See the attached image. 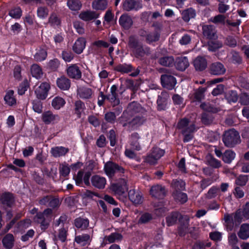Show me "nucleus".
I'll return each instance as SVG.
<instances>
[{
    "mask_svg": "<svg viewBox=\"0 0 249 249\" xmlns=\"http://www.w3.org/2000/svg\"><path fill=\"white\" fill-rule=\"evenodd\" d=\"M178 127L179 129L182 130L185 142H188L192 139L193 137V133L197 129L194 123L186 118L181 120L178 124Z\"/></svg>",
    "mask_w": 249,
    "mask_h": 249,
    "instance_id": "nucleus-1",
    "label": "nucleus"
},
{
    "mask_svg": "<svg viewBox=\"0 0 249 249\" xmlns=\"http://www.w3.org/2000/svg\"><path fill=\"white\" fill-rule=\"evenodd\" d=\"M128 46L131 49L133 54L137 57L143 56L149 53L147 47L143 48L139 42L138 39L135 36H131L129 38Z\"/></svg>",
    "mask_w": 249,
    "mask_h": 249,
    "instance_id": "nucleus-2",
    "label": "nucleus"
},
{
    "mask_svg": "<svg viewBox=\"0 0 249 249\" xmlns=\"http://www.w3.org/2000/svg\"><path fill=\"white\" fill-rule=\"evenodd\" d=\"M52 210L51 209H46L43 212L37 213L34 217L35 222L39 223L42 230H45L49 226L51 219Z\"/></svg>",
    "mask_w": 249,
    "mask_h": 249,
    "instance_id": "nucleus-3",
    "label": "nucleus"
},
{
    "mask_svg": "<svg viewBox=\"0 0 249 249\" xmlns=\"http://www.w3.org/2000/svg\"><path fill=\"white\" fill-rule=\"evenodd\" d=\"M223 141L227 147H232L240 142L239 133L234 129L226 131L223 138Z\"/></svg>",
    "mask_w": 249,
    "mask_h": 249,
    "instance_id": "nucleus-4",
    "label": "nucleus"
},
{
    "mask_svg": "<svg viewBox=\"0 0 249 249\" xmlns=\"http://www.w3.org/2000/svg\"><path fill=\"white\" fill-rule=\"evenodd\" d=\"M144 121L143 118L137 116L131 121H129L127 118V112H124L120 119V123L123 126H127L132 129L136 128L142 125Z\"/></svg>",
    "mask_w": 249,
    "mask_h": 249,
    "instance_id": "nucleus-5",
    "label": "nucleus"
},
{
    "mask_svg": "<svg viewBox=\"0 0 249 249\" xmlns=\"http://www.w3.org/2000/svg\"><path fill=\"white\" fill-rule=\"evenodd\" d=\"M164 151L160 148H154L151 152L146 157L145 161L150 164L154 165L164 155Z\"/></svg>",
    "mask_w": 249,
    "mask_h": 249,
    "instance_id": "nucleus-6",
    "label": "nucleus"
},
{
    "mask_svg": "<svg viewBox=\"0 0 249 249\" xmlns=\"http://www.w3.org/2000/svg\"><path fill=\"white\" fill-rule=\"evenodd\" d=\"M167 194L166 188L161 185L156 184L152 186L150 190V195L157 199L163 198Z\"/></svg>",
    "mask_w": 249,
    "mask_h": 249,
    "instance_id": "nucleus-7",
    "label": "nucleus"
},
{
    "mask_svg": "<svg viewBox=\"0 0 249 249\" xmlns=\"http://www.w3.org/2000/svg\"><path fill=\"white\" fill-rule=\"evenodd\" d=\"M110 189L116 195L124 194L128 190L126 180L125 179H121L118 183L112 184Z\"/></svg>",
    "mask_w": 249,
    "mask_h": 249,
    "instance_id": "nucleus-8",
    "label": "nucleus"
},
{
    "mask_svg": "<svg viewBox=\"0 0 249 249\" xmlns=\"http://www.w3.org/2000/svg\"><path fill=\"white\" fill-rule=\"evenodd\" d=\"M174 217H176V218H180V215L178 213H172V222L174 220ZM179 221L181 224L178 228V233L180 235L183 236L189 232L188 229L189 219L187 217H182L181 219H179Z\"/></svg>",
    "mask_w": 249,
    "mask_h": 249,
    "instance_id": "nucleus-9",
    "label": "nucleus"
},
{
    "mask_svg": "<svg viewBox=\"0 0 249 249\" xmlns=\"http://www.w3.org/2000/svg\"><path fill=\"white\" fill-rule=\"evenodd\" d=\"M104 170L106 175L110 178L112 177L117 172H124V169L122 167L111 161H107L105 163Z\"/></svg>",
    "mask_w": 249,
    "mask_h": 249,
    "instance_id": "nucleus-10",
    "label": "nucleus"
},
{
    "mask_svg": "<svg viewBox=\"0 0 249 249\" xmlns=\"http://www.w3.org/2000/svg\"><path fill=\"white\" fill-rule=\"evenodd\" d=\"M142 7V4L140 1L136 0H124L122 8L125 11H138Z\"/></svg>",
    "mask_w": 249,
    "mask_h": 249,
    "instance_id": "nucleus-11",
    "label": "nucleus"
},
{
    "mask_svg": "<svg viewBox=\"0 0 249 249\" xmlns=\"http://www.w3.org/2000/svg\"><path fill=\"white\" fill-rule=\"evenodd\" d=\"M41 119L45 124H50L57 123L60 118L58 114H54L52 111L48 110L42 114Z\"/></svg>",
    "mask_w": 249,
    "mask_h": 249,
    "instance_id": "nucleus-12",
    "label": "nucleus"
},
{
    "mask_svg": "<svg viewBox=\"0 0 249 249\" xmlns=\"http://www.w3.org/2000/svg\"><path fill=\"white\" fill-rule=\"evenodd\" d=\"M50 88L49 83L47 82L42 83L35 89V93L37 98L45 99L47 95L48 92Z\"/></svg>",
    "mask_w": 249,
    "mask_h": 249,
    "instance_id": "nucleus-13",
    "label": "nucleus"
},
{
    "mask_svg": "<svg viewBox=\"0 0 249 249\" xmlns=\"http://www.w3.org/2000/svg\"><path fill=\"white\" fill-rule=\"evenodd\" d=\"M119 23L123 28L128 30L133 25V21L130 16L128 14H124L120 16Z\"/></svg>",
    "mask_w": 249,
    "mask_h": 249,
    "instance_id": "nucleus-14",
    "label": "nucleus"
},
{
    "mask_svg": "<svg viewBox=\"0 0 249 249\" xmlns=\"http://www.w3.org/2000/svg\"><path fill=\"white\" fill-rule=\"evenodd\" d=\"M128 197L130 200L136 205L141 204L142 202V195L139 191L135 189L130 190L128 192Z\"/></svg>",
    "mask_w": 249,
    "mask_h": 249,
    "instance_id": "nucleus-15",
    "label": "nucleus"
},
{
    "mask_svg": "<svg viewBox=\"0 0 249 249\" xmlns=\"http://www.w3.org/2000/svg\"><path fill=\"white\" fill-rule=\"evenodd\" d=\"M91 182L94 187L102 189H104L107 184L105 178L99 175H94L91 177Z\"/></svg>",
    "mask_w": 249,
    "mask_h": 249,
    "instance_id": "nucleus-16",
    "label": "nucleus"
},
{
    "mask_svg": "<svg viewBox=\"0 0 249 249\" xmlns=\"http://www.w3.org/2000/svg\"><path fill=\"white\" fill-rule=\"evenodd\" d=\"M83 172L80 171L78 172L77 176L75 177L76 184L78 186H81L83 179L86 185H89V178L91 175L90 172H86L83 177Z\"/></svg>",
    "mask_w": 249,
    "mask_h": 249,
    "instance_id": "nucleus-17",
    "label": "nucleus"
},
{
    "mask_svg": "<svg viewBox=\"0 0 249 249\" xmlns=\"http://www.w3.org/2000/svg\"><path fill=\"white\" fill-rule=\"evenodd\" d=\"M189 65L188 59L186 56L178 57L176 59L175 66L179 71H184Z\"/></svg>",
    "mask_w": 249,
    "mask_h": 249,
    "instance_id": "nucleus-18",
    "label": "nucleus"
},
{
    "mask_svg": "<svg viewBox=\"0 0 249 249\" xmlns=\"http://www.w3.org/2000/svg\"><path fill=\"white\" fill-rule=\"evenodd\" d=\"M67 74L69 77L74 79H79L81 77V71L75 64L71 65L67 69Z\"/></svg>",
    "mask_w": 249,
    "mask_h": 249,
    "instance_id": "nucleus-19",
    "label": "nucleus"
},
{
    "mask_svg": "<svg viewBox=\"0 0 249 249\" xmlns=\"http://www.w3.org/2000/svg\"><path fill=\"white\" fill-rule=\"evenodd\" d=\"M91 240V238L88 234H83L76 236L74 238V241L82 247L89 245Z\"/></svg>",
    "mask_w": 249,
    "mask_h": 249,
    "instance_id": "nucleus-20",
    "label": "nucleus"
},
{
    "mask_svg": "<svg viewBox=\"0 0 249 249\" xmlns=\"http://www.w3.org/2000/svg\"><path fill=\"white\" fill-rule=\"evenodd\" d=\"M86 39L84 37H79L75 42L73 46V50L76 53H82L86 46Z\"/></svg>",
    "mask_w": 249,
    "mask_h": 249,
    "instance_id": "nucleus-21",
    "label": "nucleus"
},
{
    "mask_svg": "<svg viewBox=\"0 0 249 249\" xmlns=\"http://www.w3.org/2000/svg\"><path fill=\"white\" fill-rule=\"evenodd\" d=\"M210 69L211 73L214 75L223 74L226 71V69L223 65L219 62L212 64Z\"/></svg>",
    "mask_w": 249,
    "mask_h": 249,
    "instance_id": "nucleus-22",
    "label": "nucleus"
},
{
    "mask_svg": "<svg viewBox=\"0 0 249 249\" xmlns=\"http://www.w3.org/2000/svg\"><path fill=\"white\" fill-rule=\"evenodd\" d=\"M99 14L93 11L83 12L79 15V18L84 21H89L98 18Z\"/></svg>",
    "mask_w": 249,
    "mask_h": 249,
    "instance_id": "nucleus-23",
    "label": "nucleus"
},
{
    "mask_svg": "<svg viewBox=\"0 0 249 249\" xmlns=\"http://www.w3.org/2000/svg\"><path fill=\"white\" fill-rule=\"evenodd\" d=\"M194 66L197 71H203L207 67V62L205 58L198 56L194 61Z\"/></svg>",
    "mask_w": 249,
    "mask_h": 249,
    "instance_id": "nucleus-24",
    "label": "nucleus"
},
{
    "mask_svg": "<svg viewBox=\"0 0 249 249\" xmlns=\"http://www.w3.org/2000/svg\"><path fill=\"white\" fill-rule=\"evenodd\" d=\"M139 135L137 133L131 134L130 138V143L132 148L137 151H140L142 149V145L139 141Z\"/></svg>",
    "mask_w": 249,
    "mask_h": 249,
    "instance_id": "nucleus-25",
    "label": "nucleus"
},
{
    "mask_svg": "<svg viewBox=\"0 0 249 249\" xmlns=\"http://www.w3.org/2000/svg\"><path fill=\"white\" fill-rule=\"evenodd\" d=\"M107 0H94L92 2V8L97 11H104L107 7Z\"/></svg>",
    "mask_w": 249,
    "mask_h": 249,
    "instance_id": "nucleus-26",
    "label": "nucleus"
},
{
    "mask_svg": "<svg viewBox=\"0 0 249 249\" xmlns=\"http://www.w3.org/2000/svg\"><path fill=\"white\" fill-rule=\"evenodd\" d=\"M56 84L59 89L64 90L69 89L71 86L70 81L65 76L58 78L56 80Z\"/></svg>",
    "mask_w": 249,
    "mask_h": 249,
    "instance_id": "nucleus-27",
    "label": "nucleus"
},
{
    "mask_svg": "<svg viewBox=\"0 0 249 249\" xmlns=\"http://www.w3.org/2000/svg\"><path fill=\"white\" fill-rule=\"evenodd\" d=\"M69 150L68 148L63 146H56L51 149V153L55 158L64 156Z\"/></svg>",
    "mask_w": 249,
    "mask_h": 249,
    "instance_id": "nucleus-28",
    "label": "nucleus"
},
{
    "mask_svg": "<svg viewBox=\"0 0 249 249\" xmlns=\"http://www.w3.org/2000/svg\"><path fill=\"white\" fill-rule=\"evenodd\" d=\"M2 244L7 249H11L14 245L15 239L13 234L8 233L2 239Z\"/></svg>",
    "mask_w": 249,
    "mask_h": 249,
    "instance_id": "nucleus-29",
    "label": "nucleus"
},
{
    "mask_svg": "<svg viewBox=\"0 0 249 249\" xmlns=\"http://www.w3.org/2000/svg\"><path fill=\"white\" fill-rule=\"evenodd\" d=\"M239 237L243 240H246L249 238V224H243L240 228L238 232Z\"/></svg>",
    "mask_w": 249,
    "mask_h": 249,
    "instance_id": "nucleus-30",
    "label": "nucleus"
},
{
    "mask_svg": "<svg viewBox=\"0 0 249 249\" xmlns=\"http://www.w3.org/2000/svg\"><path fill=\"white\" fill-rule=\"evenodd\" d=\"M203 34L207 38L212 39L214 37L215 34L214 27L212 25H204L202 27Z\"/></svg>",
    "mask_w": 249,
    "mask_h": 249,
    "instance_id": "nucleus-31",
    "label": "nucleus"
},
{
    "mask_svg": "<svg viewBox=\"0 0 249 249\" xmlns=\"http://www.w3.org/2000/svg\"><path fill=\"white\" fill-rule=\"evenodd\" d=\"M74 224L76 228L83 230L89 226V221L87 218L78 217L75 219Z\"/></svg>",
    "mask_w": 249,
    "mask_h": 249,
    "instance_id": "nucleus-32",
    "label": "nucleus"
},
{
    "mask_svg": "<svg viewBox=\"0 0 249 249\" xmlns=\"http://www.w3.org/2000/svg\"><path fill=\"white\" fill-rule=\"evenodd\" d=\"M65 104L66 102L65 100L59 96L55 97L53 99L52 102V107L56 110L60 109Z\"/></svg>",
    "mask_w": 249,
    "mask_h": 249,
    "instance_id": "nucleus-33",
    "label": "nucleus"
},
{
    "mask_svg": "<svg viewBox=\"0 0 249 249\" xmlns=\"http://www.w3.org/2000/svg\"><path fill=\"white\" fill-rule=\"evenodd\" d=\"M78 94L80 98L84 99H87L91 97L92 94V91L91 89L89 88H81L78 89Z\"/></svg>",
    "mask_w": 249,
    "mask_h": 249,
    "instance_id": "nucleus-34",
    "label": "nucleus"
},
{
    "mask_svg": "<svg viewBox=\"0 0 249 249\" xmlns=\"http://www.w3.org/2000/svg\"><path fill=\"white\" fill-rule=\"evenodd\" d=\"M14 91L10 90L7 92L4 97V100L9 106H12L16 104V99L14 95Z\"/></svg>",
    "mask_w": 249,
    "mask_h": 249,
    "instance_id": "nucleus-35",
    "label": "nucleus"
},
{
    "mask_svg": "<svg viewBox=\"0 0 249 249\" xmlns=\"http://www.w3.org/2000/svg\"><path fill=\"white\" fill-rule=\"evenodd\" d=\"M235 157V153L231 150H226L223 154V160L227 163H231L234 159Z\"/></svg>",
    "mask_w": 249,
    "mask_h": 249,
    "instance_id": "nucleus-36",
    "label": "nucleus"
},
{
    "mask_svg": "<svg viewBox=\"0 0 249 249\" xmlns=\"http://www.w3.org/2000/svg\"><path fill=\"white\" fill-rule=\"evenodd\" d=\"M196 11L192 8H189L184 10L182 13V18L185 21H189L191 18H194L196 16Z\"/></svg>",
    "mask_w": 249,
    "mask_h": 249,
    "instance_id": "nucleus-37",
    "label": "nucleus"
},
{
    "mask_svg": "<svg viewBox=\"0 0 249 249\" xmlns=\"http://www.w3.org/2000/svg\"><path fill=\"white\" fill-rule=\"evenodd\" d=\"M85 109V105L83 102L80 100L75 101L74 103V111L78 117H81V114Z\"/></svg>",
    "mask_w": 249,
    "mask_h": 249,
    "instance_id": "nucleus-38",
    "label": "nucleus"
},
{
    "mask_svg": "<svg viewBox=\"0 0 249 249\" xmlns=\"http://www.w3.org/2000/svg\"><path fill=\"white\" fill-rule=\"evenodd\" d=\"M2 204L8 206H10L14 201L13 195L10 193L3 194L0 198Z\"/></svg>",
    "mask_w": 249,
    "mask_h": 249,
    "instance_id": "nucleus-39",
    "label": "nucleus"
},
{
    "mask_svg": "<svg viewBox=\"0 0 249 249\" xmlns=\"http://www.w3.org/2000/svg\"><path fill=\"white\" fill-rule=\"evenodd\" d=\"M241 213H242L243 216L245 218L249 219V202L246 204L244 209L243 211L240 210L237 211L234 216L235 220L238 221V219L239 218Z\"/></svg>",
    "mask_w": 249,
    "mask_h": 249,
    "instance_id": "nucleus-40",
    "label": "nucleus"
},
{
    "mask_svg": "<svg viewBox=\"0 0 249 249\" xmlns=\"http://www.w3.org/2000/svg\"><path fill=\"white\" fill-rule=\"evenodd\" d=\"M31 71L33 76L37 79L40 78L43 74L41 68L37 64H33L31 66Z\"/></svg>",
    "mask_w": 249,
    "mask_h": 249,
    "instance_id": "nucleus-41",
    "label": "nucleus"
},
{
    "mask_svg": "<svg viewBox=\"0 0 249 249\" xmlns=\"http://www.w3.org/2000/svg\"><path fill=\"white\" fill-rule=\"evenodd\" d=\"M47 55L46 50L45 49L40 48L36 50L34 57L36 61H41L46 59Z\"/></svg>",
    "mask_w": 249,
    "mask_h": 249,
    "instance_id": "nucleus-42",
    "label": "nucleus"
},
{
    "mask_svg": "<svg viewBox=\"0 0 249 249\" xmlns=\"http://www.w3.org/2000/svg\"><path fill=\"white\" fill-rule=\"evenodd\" d=\"M122 238V236L121 234L114 232L112 233L108 236H106L104 237V240L106 241H108L109 243H112L114 242L119 241L121 240Z\"/></svg>",
    "mask_w": 249,
    "mask_h": 249,
    "instance_id": "nucleus-43",
    "label": "nucleus"
},
{
    "mask_svg": "<svg viewBox=\"0 0 249 249\" xmlns=\"http://www.w3.org/2000/svg\"><path fill=\"white\" fill-rule=\"evenodd\" d=\"M31 225V221L30 219H25L19 222L17 225V231L18 232H21L23 231Z\"/></svg>",
    "mask_w": 249,
    "mask_h": 249,
    "instance_id": "nucleus-44",
    "label": "nucleus"
},
{
    "mask_svg": "<svg viewBox=\"0 0 249 249\" xmlns=\"http://www.w3.org/2000/svg\"><path fill=\"white\" fill-rule=\"evenodd\" d=\"M174 199L180 204H183L188 200V196L186 193L177 192L174 195Z\"/></svg>",
    "mask_w": 249,
    "mask_h": 249,
    "instance_id": "nucleus-45",
    "label": "nucleus"
},
{
    "mask_svg": "<svg viewBox=\"0 0 249 249\" xmlns=\"http://www.w3.org/2000/svg\"><path fill=\"white\" fill-rule=\"evenodd\" d=\"M67 5L71 10L77 11L80 10L82 4L79 0H68Z\"/></svg>",
    "mask_w": 249,
    "mask_h": 249,
    "instance_id": "nucleus-46",
    "label": "nucleus"
},
{
    "mask_svg": "<svg viewBox=\"0 0 249 249\" xmlns=\"http://www.w3.org/2000/svg\"><path fill=\"white\" fill-rule=\"evenodd\" d=\"M162 86L166 89H170L171 87V77L170 75L164 74L161 76Z\"/></svg>",
    "mask_w": 249,
    "mask_h": 249,
    "instance_id": "nucleus-47",
    "label": "nucleus"
},
{
    "mask_svg": "<svg viewBox=\"0 0 249 249\" xmlns=\"http://www.w3.org/2000/svg\"><path fill=\"white\" fill-rule=\"evenodd\" d=\"M133 69L132 66L130 64H120L116 67L117 71L122 73H128L132 71Z\"/></svg>",
    "mask_w": 249,
    "mask_h": 249,
    "instance_id": "nucleus-48",
    "label": "nucleus"
},
{
    "mask_svg": "<svg viewBox=\"0 0 249 249\" xmlns=\"http://www.w3.org/2000/svg\"><path fill=\"white\" fill-rule=\"evenodd\" d=\"M226 99L230 103H235L238 100V95L235 91H230L226 94Z\"/></svg>",
    "mask_w": 249,
    "mask_h": 249,
    "instance_id": "nucleus-49",
    "label": "nucleus"
},
{
    "mask_svg": "<svg viewBox=\"0 0 249 249\" xmlns=\"http://www.w3.org/2000/svg\"><path fill=\"white\" fill-rule=\"evenodd\" d=\"M59 172L61 176L64 177L67 176L70 172V168L66 162H64L60 165Z\"/></svg>",
    "mask_w": 249,
    "mask_h": 249,
    "instance_id": "nucleus-50",
    "label": "nucleus"
},
{
    "mask_svg": "<svg viewBox=\"0 0 249 249\" xmlns=\"http://www.w3.org/2000/svg\"><path fill=\"white\" fill-rule=\"evenodd\" d=\"M140 108L139 104L133 102L128 105L127 111L126 112H127V115L128 114V113L131 114L133 113L138 112L140 110Z\"/></svg>",
    "mask_w": 249,
    "mask_h": 249,
    "instance_id": "nucleus-51",
    "label": "nucleus"
},
{
    "mask_svg": "<svg viewBox=\"0 0 249 249\" xmlns=\"http://www.w3.org/2000/svg\"><path fill=\"white\" fill-rule=\"evenodd\" d=\"M9 15L13 18H19L22 15V11L19 7H16L11 9Z\"/></svg>",
    "mask_w": 249,
    "mask_h": 249,
    "instance_id": "nucleus-52",
    "label": "nucleus"
},
{
    "mask_svg": "<svg viewBox=\"0 0 249 249\" xmlns=\"http://www.w3.org/2000/svg\"><path fill=\"white\" fill-rule=\"evenodd\" d=\"M49 11L45 7H39L37 10V15L38 17L40 18H45L48 15Z\"/></svg>",
    "mask_w": 249,
    "mask_h": 249,
    "instance_id": "nucleus-53",
    "label": "nucleus"
},
{
    "mask_svg": "<svg viewBox=\"0 0 249 249\" xmlns=\"http://www.w3.org/2000/svg\"><path fill=\"white\" fill-rule=\"evenodd\" d=\"M67 236V230L62 228L59 230L57 238L62 242L66 241Z\"/></svg>",
    "mask_w": 249,
    "mask_h": 249,
    "instance_id": "nucleus-54",
    "label": "nucleus"
},
{
    "mask_svg": "<svg viewBox=\"0 0 249 249\" xmlns=\"http://www.w3.org/2000/svg\"><path fill=\"white\" fill-rule=\"evenodd\" d=\"M221 47V44L216 41H211L208 43V50L214 52Z\"/></svg>",
    "mask_w": 249,
    "mask_h": 249,
    "instance_id": "nucleus-55",
    "label": "nucleus"
},
{
    "mask_svg": "<svg viewBox=\"0 0 249 249\" xmlns=\"http://www.w3.org/2000/svg\"><path fill=\"white\" fill-rule=\"evenodd\" d=\"M226 18L224 16L222 15H218L214 17L211 18L210 19V21L215 23H224Z\"/></svg>",
    "mask_w": 249,
    "mask_h": 249,
    "instance_id": "nucleus-56",
    "label": "nucleus"
},
{
    "mask_svg": "<svg viewBox=\"0 0 249 249\" xmlns=\"http://www.w3.org/2000/svg\"><path fill=\"white\" fill-rule=\"evenodd\" d=\"M159 35L156 32L149 33L146 37V41L148 43L157 41L159 38Z\"/></svg>",
    "mask_w": 249,
    "mask_h": 249,
    "instance_id": "nucleus-57",
    "label": "nucleus"
},
{
    "mask_svg": "<svg viewBox=\"0 0 249 249\" xmlns=\"http://www.w3.org/2000/svg\"><path fill=\"white\" fill-rule=\"evenodd\" d=\"M248 181L247 175H240L236 180V184L240 186L245 185Z\"/></svg>",
    "mask_w": 249,
    "mask_h": 249,
    "instance_id": "nucleus-58",
    "label": "nucleus"
},
{
    "mask_svg": "<svg viewBox=\"0 0 249 249\" xmlns=\"http://www.w3.org/2000/svg\"><path fill=\"white\" fill-rule=\"evenodd\" d=\"M206 89L204 88H199L195 93V98L197 101L201 100L204 97V92Z\"/></svg>",
    "mask_w": 249,
    "mask_h": 249,
    "instance_id": "nucleus-59",
    "label": "nucleus"
},
{
    "mask_svg": "<svg viewBox=\"0 0 249 249\" xmlns=\"http://www.w3.org/2000/svg\"><path fill=\"white\" fill-rule=\"evenodd\" d=\"M73 26L77 32L79 34H83L85 32L83 25L80 21H76L73 23Z\"/></svg>",
    "mask_w": 249,
    "mask_h": 249,
    "instance_id": "nucleus-60",
    "label": "nucleus"
},
{
    "mask_svg": "<svg viewBox=\"0 0 249 249\" xmlns=\"http://www.w3.org/2000/svg\"><path fill=\"white\" fill-rule=\"evenodd\" d=\"M209 164L214 168H218L221 166V162L218 160L210 156L208 159Z\"/></svg>",
    "mask_w": 249,
    "mask_h": 249,
    "instance_id": "nucleus-61",
    "label": "nucleus"
},
{
    "mask_svg": "<svg viewBox=\"0 0 249 249\" xmlns=\"http://www.w3.org/2000/svg\"><path fill=\"white\" fill-rule=\"evenodd\" d=\"M62 56L63 59L66 62H70L73 58L72 53L69 51H63Z\"/></svg>",
    "mask_w": 249,
    "mask_h": 249,
    "instance_id": "nucleus-62",
    "label": "nucleus"
},
{
    "mask_svg": "<svg viewBox=\"0 0 249 249\" xmlns=\"http://www.w3.org/2000/svg\"><path fill=\"white\" fill-rule=\"evenodd\" d=\"M210 238L214 241H220L222 238V233L218 231H213L210 233Z\"/></svg>",
    "mask_w": 249,
    "mask_h": 249,
    "instance_id": "nucleus-63",
    "label": "nucleus"
},
{
    "mask_svg": "<svg viewBox=\"0 0 249 249\" xmlns=\"http://www.w3.org/2000/svg\"><path fill=\"white\" fill-rule=\"evenodd\" d=\"M60 65L59 61L57 59H53L49 61L48 67L52 70H56Z\"/></svg>",
    "mask_w": 249,
    "mask_h": 249,
    "instance_id": "nucleus-64",
    "label": "nucleus"
}]
</instances>
